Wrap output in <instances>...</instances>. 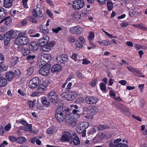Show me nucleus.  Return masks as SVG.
I'll return each mask as SVG.
<instances>
[{
  "label": "nucleus",
  "instance_id": "obj_1",
  "mask_svg": "<svg viewBox=\"0 0 147 147\" xmlns=\"http://www.w3.org/2000/svg\"><path fill=\"white\" fill-rule=\"evenodd\" d=\"M70 107L71 109L67 108L65 110V112L67 113L66 115V123L69 125L74 127L76 124V120L79 118L80 114L78 107L76 105H71Z\"/></svg>",
  "mask_w": 147,
  "mask_h": 147
},
{
  "label": "nucleus",
  "instance_id": "obj_2",
  "mask_svg": "<svg viewBox=\"0 0 147 147\" xmlns=\"http://www.w3.org/2000/svg\"><path fill=\"white\" fill-rule=\"evenodd\" d=\"M17 31L16 30L14 31L13 30H11L5 34L4 40L5 45H7L9 43L11 39L14 38L17 36Z\"/></svg>",
  "mask_w": 147,
  "mask_h": 147
},
{
  "label": "nucleus",
  "instance_id": "obj_3",
  "mask_svg": "<svg viewBox=\"0 0 147 147\" xmlns=\"http://www.w3.org/2000/svg\"><path fill=\"white\" fill-rule=\"evenodd\" d=\"M38 57L41 62V65H43L50 61L51 56L50 54H46L42 53L38 55Z\"/></svg>",
  "mask_w": 147,
  "mask_h": 147
},
{
  "label": "nucleus",
  "instance_id": "obj_4",
  "mask_svg": "<svg viewBox=\"0 0 147 147\" xmlns=\"http://www.w3.org/2000/svg\"><path fill=\"white\" fill-rule=\"evenodd\" d=\"M56 117L58 121L61 122L65 119H66V115L67 113L65 112V110L63 111V113H62L61 112L59 108H57L56 110Z\"/></svg>",
  "mask_w": 147,
  "mask_h": 147
},
{
  "label": "nucleus",
  "instance_id": "obj_5",
  "mask_svg": "<svg viewBox=\"0 0 147 147\" xmlns=\"http://www.w3.org/2000/svg\"><path fill=\"white\" fill-rule=\"evenodd\" d=\"M20 35V36L15 40L14 42L18 45H26L28 42V39L26 36H22Z\"/></svg>",
  "mask_w": 147,
  "mask_h": 147
},
{
  "label": "nucleus",
  "instance_id": "obj_6",
  "mask_svg": "<svg viewBox=\"0 0 147 147\" xmlns=\"http://www.w3.org/2000/svg\"><path fill=\"white\" fill-rule=\"evenodd\" d=\"M42 9L41 6L38 5L36 9H34L32 11V15L35 18H41L43 16Z\"/></svg>",
  "mask_w": 147,
  "mask_h": 147
},
{
  "label": "nucleus",
  "instance_id": "obj_7",
  "mask_svg": "<svg viewBox=\"0 0 147 147\" xmlns=\"http://www.w3.org/2000/svg\"><path fill=\"white\" fill-rule=\"evenodd\" d=\"M121 139L119 138L115 140L113 143L111 142L109 144L110 147H128V146L125 144L120 142Z\"/></svg>",
  "mask_w": 147,
  "mask_h": 147
},
{
  "label": "nucleus",
  "instance_id": "obj_8",
  "mask_svg": "<svg viewBox=\"0 0 147 147\" xmlns=\"http://www.w3.org/2000/svg\"><path fill=\"white\" fill-rule=\"evenodd\" d=\"M40 80L39 78L35 77L31 79L29 82V87L31 89L36 88L39 85Z\"/></svg>",
  "mask_w": 147,
  "mask_h": 147
},
{
  "label": "nucleus",
  "instance_id": "obj_9",
  "mask_svg": "<svg viewBox=\"0 0 147 147\" xmlns=\"http://www.w3.org/2000/svg\"><path fill=\"white\" fill-rule=\"evenodd\" d=\"M71 34H75L79 35L82 33L83 29L79 26H76L70 28L69 30Z\"/></svg>",
  "mask_w": 147,
  "mask_h": 147
},
{
  "label": "nucleus",
  "instance_id": "obj_10",
  "mask_svg": "<svg viewBox=\"0 0 147 147\" xmlns=\"http://www.w3.org/2000/svg\"><path fill=\"white\" fill-rule=\"evenodd\" d=\"M84 2L83 0H77L73 2V7L76 9H80L84 5Z\"/></svg>",
  "mask_w": 147,
  "mask_h": 147
},
{
  "label": "nucleus",
  "instance_id": "obj_11",
  "mask_svg": "<svg viewBox=\"0 0 147 147\" xmlns=\"http://www.w3.org/2000/svg\"><path fill=\"white\" fill-rule=\"evenodd\" d=\"M68 57L65 54L58 56L56 58V61L57 63L64 64L68 61Z\"/></svg>",
  "mask_w": 147,
  "mask_h": 147
},
{
  "label": "nucleus",
  "instance_id": "obj_12",
  "mask_svg": "<svg viewBox=\"0 0 147 147\" xmlns=\"http://www.w3.org/2000/svg\"><path fill=\"white\" fill-rule=\"evenodd\" d=\"M72 140V135L68 131L65 132L60 139L62 142H69Z\"/></svg>",
  "mask_w": 147,
  "mask_h": 147
},
{
  "label": "nucleus",
  "instance_id": "obj_13",
  "mask_svg": "<svg viewBox=\"0 0 147 147\" xmlns=\"http://www.w3.org/2000/svg\"><path fill=\"white\" fill-rule=\"evenodd\" d=\"M48 98L50 101L56 105L57 104V96L56 92L54 91H52L49 93L48 95Z\"/></svg>",
  "mask_w": 147,
  "mask_h": 147
},
{
  "label": "nucleus",
  "instance_id": "obj_14",
  "mask_svg": "<svg viewBox=\"0 0 147 147\" xmlns=\"http://www.w3.org/2000/svg\"><path fill=\"white\" fill-rule=\"evenodd\" d=\"M85 100L87 104H95L98 101L97 97L91 96H87L85 98Z\"/></svg>",
  "mask_w": 147,
  "mask_h": 147
},
{
  "label": "nucleus",
  "instance_id": "obj_15",
  "mask_svg": "<svg viewBox=\"0 0 147 147\" xmlns=\"http://www.w3.org/2000/svg\"><path fill=\"white\" fill-rule=\"evenodd\" d=\"M55 44V42L54 41H52L50 43L45 44L42 46L41 48V50L43 51H48L53 47Z\"/></svg>",
  "mask_w": 147,
  "mask_h": 147
},
{
  "label": "nucleus",
  "instance_id": "obj_16",
  "mask_svg": "<svg viewBox=\"0 0 147 147\" xmlns=\"http://www.w3.org/2000/svg\"><path fill=\"white\" fill-rule=\"evenodd\" d=\"M50 71V67L46 66H44L39 69V73L41 75L47 76L49 74Z\"/></svg>",
  "mask_w": 147,
  "mask_h": 147
},
{
  "label": "nucleus",
  "instance_id": "obj_17",
  "mask_svg": "<svg viewBox=\"0 0 147 147\" xmlns=\"http://www.w3.org/2000/svg\"><path fill=\"white\" fill-rule=\"evenodd\" d=\"M72 19L76 22H80L81 21V14L78 11H76L74 12L72 14Z\"/></svg>",
  "mask_w": 147,
  "mask_h": 147
},
{
  "label": "nucleus",
  "instance_id": "obj_18",
  "mask_svg": "<svg viewBox=\"0 0 147 147\" xmlns=\"http://www.w3.org/2000/svg\"><path fill=\"white\" fill-rule=\"evenodd\" d=\"M49 40V38L48 36L47 35L45 36L43 38H40L38 40L37 44L40 46H42V44L47 42Z\"/></svg>",
  "mask_w": 147,
  "mask_h": 147
},
{
  "label": "nucleus",
  "instance_id": "obj_19",
  "mask_svg": "<svg viewBox=\"0 0 147 147\" xmlns=\"http://www.w3.org/2000/svg\"><path fill=\"white\" fill-rule=\"evenodd\" d=\"M62 69L61 66L59 64H56L52 67L51 71L52 72L55 73L61 71Z\"/></svg>",
  "mask_w": 147,
  "mask_h": 147
},
{
  "label": "nucleus",
  "instance_id": "obj_20",
  "mask_svg": "<svg viewBox=\"0 0 147 147\" xmlns=\"http://www.w3.org/2000/svg\"><path fill=\"white\" fill-rule=\"evenodd\" d=\"M77 96V93L74 92H68V100L71 101L76 98Z\"/></svg>",
  "mask_w": 147,
  "mask_h": 147
},
{
  "label": "nucleus",
  "instance_id": "obj_21",
  "mask_svg": "<svg viewBox=\"0 0 147 147\" xmlns=\"http://www.w3.org/2000/svg\"><path fill=\"white\" fill-rule=\"evenodd\" d=\"M88 109L92 115L96 114L98 111L97 107L93 106L89 107H88Z\"/></svg>",
  "mask_w": 147,
  "mask_h": 147
},
{
  "label": "nucleus",
  "instance_id": "obj_22",
  "mask_svg": "<svg viewBox=\"0 0 147 147\" xmlns=\"http://www.w3.org/2000/svg\"><path fill=\"white\" fill-rule=\"evenodd\" d=\"M16 122L18 123H21L23 125L26 127V129H31L32 128V124H28L26 121L25 120H17L16 121Z\"/></svg>",
  "mask_w": 147,
  "mask_h": 147
},
{
  "label": "nucleus",
  "instance_id": "obj_23",
  "mask_svg": "<svg viewBox=\"0 0 147 147\" xmlns=\"http://www.w3.org/2000/svg\"><path fill=\"white\" fill-rule=\"evenodd\" d=\"M14 73L11 71H7L6 74V77L8 81H11L14 78Z\"/></svg>",
  "mask_w": 147,
  "mask_h": 147
},
{
  "label": "nucleus",
  "instance_id": "obj_24",
  "mask_svg": "<svg viewBox=\"0 0 147 147\" xmlns=\"http://www.w3.org/2000/svg\"><path fill=\"white\" fill-rule=\"evenodd\" d=\"M7 14V11L2 7H0V19L5 17Z\"/></svg>",
  "mask_w": 147,
  "mask_h": 147
},
{
  "label": "nucleus",
  "instance_id": "obj_25",
  "mask_svg": "<svg viewBox=\"0 0 147 147\" xmlns=\"http://www.w3.org/2000/svg\"><path fill=\"white\" fill-rule=\"evenodd\" d=\"M29 48L32 51H36L38 49V46L35 42H31L29 46Z\"/></svg>",
  "mask_w": 147,
  "mask_h": 147
},
{
  "label": "nucleus",
  "instance_id": "obj_26",
  "mask_svg": "<svg viewBox=\"0 0 147 147\" xmlns=\"http://www.w3.org/2000/svg\"><path fill=\"white\" fill-rule=\"evenodd\" d=\"M12 0H4L3 5L6 8H9L12 5Z\"/></svg>",
  "mask_w": 147,
  "mask_h": 147
},
{
  "label": "nucleus",
  "instance_id": "obj_27",
  "mask_svg": "<svg viewBox=\"0 0 147 147\" xmlns=\"http://www.w3.org/2000/svg\"><path fill=\"white\" fill-rule=\"evenodd\" d=\"M19 58L17 56L13 57L11 59L10 61L11 65L14 67L17 64Z\"/></svg>",
  "mask_w": 147,
  "mask_h": 147
},
{
  "label": "nucleus",
  "instance_id": "obj_28",
  "mask_svg": "<svg viewBox=\"0 0 147 147\" xmlns=\"http://www.w3.org/2000/svg\"><path fill=\"white\" fill-rule=\"evenodd\" d=\"M97 42L100 45L102 44L105 46H108L113 44L112 42L106 40H102L101 41L98 40Z\"/></svg>",
  "mask_w": 147,
  "mask_h": 147
},
{
  "label": "nucleus",
  "instance_id": "obj_29",
  "mask_svg": "<svg viewBox=\"0 0 147 147\" xmlns=\"http://www.w3.org/2000/svg\"><path fill=\"white\" fill-rule=\"evenodd\" d=\"M41 102L43 105L46 107H48L50 104V102L47 101L46 97L45 96L41 98Z\"/></svg>",
  "mask_w": 147,
  "mask_h": 147
},
{
  "label": "nucleus",
  "instance_id": "obj_30",
  "mask_svg": "<svg viewBox=\"0 0 147 147\" xmlns=\"http://www.w3.org/2000/svg\"><path fill=\"white\" fill-rule=\"evenodd\" d=\"M89 126V123L86 122H81L79 124V128L87 129Z\"/></svg>",
  "mask_w": 147,
  "mask_h": 147
},
{
  "label": "nucleus",
  "instance_id": "obj_31",
  "mask_svg": "<svg viewBox=\"0 0 147 147\" xmlns=\"http://www.w3.org/2000/svg\"><path fill=\"white\" fill-rule=\"evenodd\" d=\"M21 52L24 56L27 55L30 53L29 49L27 48L24 47L22 48Z\"/></svg>",
  "mask_w": 147,
  "mask_h": 147
},
{
  "label": "nucleus",
  "instance_id": "obj_32",
  "mask_svg": "<svg viewBox=\"0 0 147 147\" xmlns=\"http://www.w3.org/2000/svg\"><path fill=\"white\" fill-rule=\"evenodd\" d=\"M7 84V80L4 78H0V87L5 86Z\"/></svg>",
  "mask_w": 147,
  "mask_h": 147
},
{
  "label": "nucleus",
  "instance_id": "obj_33",
  "mask_svg": "<svg viewBox=\"0 0 147 147\" xmlns=\"http://www.w3.org/2000/svg\"><path fill=\"white\" fill-rule=\"evenodd\" d=\"M26 141V139L25 138L20 137L17 138L16 142L18 143L22 144L24 143Z\"/></svg>",
  "mask_w": 147,
  "mask_h": 147
},
{
  "label": "nucleus",
  "instance_id": "obj_34",
  "mask_svg": "<svg viewBox=\"0 0 147 147\" xmlns=\"http://www.w3.org/2000/svg\"><path fill=\"white\" fill-rule=\"evenodd\" d=\"M95 37V35L94 33L91 32L89 33V35L87 37L88 40L90 42H91L93 41Z\"/></svg>",
  "mask_w": 147,
  "mask_h": 147
},
{
  "label": "nucleus",
  "instance_id": "obj_35",
  "mask_svg": "<svg viewBox=\"0 0 147 147\" xmlns=\"http://www.w3.org/2000/svg\"><path fill=\"white\" fill-rule=\"evenodd\" d=\"M122 112L125 115L129 116L131 115V113L129 109L127 108L124 107L123 109H121Z\"/></svg>",
  "mask_w": 147,
  "mask_h": 147
},
{
  "label": "nucleus",
  "instance_id": "obj_36",
  "mask_svg": "<svg viewBox=\"0 0 147 147\" xmlns=\"http://www.w3.org/2000/svg\"><path fill=\"white\" fill-rule=\"evenodd\" d=\"M5 24L8 26H10L11 24L12 20L9 17H7L5 18Z\"/></svg>",
  "mask_w": 147,
  "mask_h": 147
},
{
  "label": "nucleus",
  "instance_id": "obj_37",
  "mask_svg": "<svg viewBox=\"0 0 147 147\" xmlns=\"http://www.w3.org/2000/svg\"><path fill=\"white\" fill-rule=\"evenodd\" d=\"M49 30L46 27L43 26L40 29V32L45 35H46L49 32Z\"/></svg>",
  "mask_w": 147,
  "mask_h": 147
},
{
  "label": "nucleus",
  "instance_id": "obj_38",
  "mask_svg": "<svg viewBox=\"0 0 147 147\" xmlns=\"http://www.w3.org/2000/svg\"><path fill=\"white\" fill-rule=\"evenodd\" d=\"M47 88L42 84H40L38 87V91L40 93L43 92L46 90Z\"/></svg>",
  "mask_w": 147,
  "mask_h": 147
},
{
  "label": "nucleus",
  "instance_id": "obj_39",
  "mask_svg": "<svg viewBox=\"0 0 147 147\" xmlns=\"http://www.w3.org/2000/svg\"><path fill=\"white\" fill-rule=\"evenodd\" d=\"M73 142L75 145H77L80 143V141L78 138L77 136H75V137L73 138Z\"/></svg>",
  "mask_w": 147,
  "mask_h": 147
},
{
  "label": "nucleus",
  "instance_id": "obj_40",
  "mask_svg": "<svg viewBox=\"0 0 147 147\" xmlns=\"http://www.w3.org/2000/svg\"><path fill=\"white\" fill-rule=\"evenodd\" d=\"M109 0H108V1L107 3V7L109 11H111L113 7V3Z\"/></svg>",
  "mask_w": 147,
  "mask_h": 147
},
{
  "label": "nucleus",
  "instance_id": "obj_41",
  "mask_svg": "<svg viewBox=\"0 0 147 147\" xmlns=\"http://www.w3.org/2000/svg\"><path fill=\"white\" fill-rule=\"evenodd\" d=\"M131 25L136 28L140 29H144L145 28L144 26L142 24H132Z\"/></svg>",
  "mask_w": 147,
  "mask_h": 147
},
{
  "label": "nucleus",
  "instance_id": "obj_42",
  "mask_svg": "<svg viewBox=\"0 0 147 147\" xmlns=\"http://www.w3.org/2000/svg\"><path fill=\"white\" fill-rule=\"evenodd\" d=\"M61 96L63 99L68 100V92L62 93L61 95Z\"/></svg>",
  "mask_w": 147,
  "mask_h": 147
},
{
  "label": "nucleus",
  "instance_id": "obj_43",
  "mask_svg": "<svg viewBox=\"0 0 147 147\" xmlns=\"http://www.w3.org/2000/svg\"><path fill=\"white\" fill-rule=\"evenodd\" d=\"M27 71V75L30 76L33 73L34 71V69L32 67H29Z\"/></svg>",
  "mask_w": 147,
  "mask_h": 147
},
{
  "label": "nucleus",
  "instance_id": "obj_44",
  "mask_svg": "<svg viewBox=\"0 0 147 147\" xmlns=\"http://www.w3.org/2000/svg\"><path fill=\"white\" fill-rule=\"evenodd\" d=\"M27 18H28V20H30L32 23H37V21L36 19L32 16H29L27 17Z\"/></svg>",
  "mask_w": 147,
  "mask_h": 147
},
{
  "label": "nucleus",
  "instance_id": "obj_45",
  "mask_svg": "<svg viewBox=\"0 0 147 147\" xmlns=\"http://www.w3.org/2000/svg\"><path fill=\"white\" fill-rule=\"evenodd\" d=\"M133 72L134 73L135 75L137 76L143 77H144V76L138 70L134 69V71Z\"/></svg>",
  "mask_w": 147,
  "mask_h": 147
},
{
  "label": "nucleus",
  "instance_id": "obj_46",
  "mask_svg": "<svg viewBox=\"0 0 147 147\" xmlns=\"http://www.w3.org/2000/svg\"><path fill=\"white\" fill-rule=\"evenodd\" d=\"M134 47H135V49L137 50L141 49H147L146 47L143 48L142 46L138 44H135L134 45Z\"/></svg>",
  "mask_w": 147,
  "mask_h": 147
},
{
  "label": "nucleus",
  "instance_id": "obj_47",
  "mask_svg": "<svg viewBox=\"0 0 147 147\" xmlns=\"http://www.w3.org/2000/svg\"><path fill=\"white\" fill-rule=\"evenodd\" d=\"M100 89L103 91H105L106 90V86L105 84L102 83L100 84Z\"/></svg>",
  "mask_w": 147,
  "mask_h": 147
},
{
  "label": "nucleus",
  "instance_id": "obj_48",
  "mask_svg": "<svg viewBox=\"0 0 147 147\" xmlns=\"http://www.w3.org/2000/svg\"><path fill=\"white\" fill-rule=\"evenodd\" d=\"M57 131L56 129H47V133L48 134H54Z\"/></svg>",
  "mask_w": 147,
  "mask_h": 147
},
{
  "label": "nucleus",
  "instance_id": "obj_49",
  "mask_svg": "<svg viewBox=\"0 0 147 147\" xmlns=\"http://www.w3.org/2000/svg\"><path fill=\"white\" fill-rule=\"evenodd\" d=\"M46 13L47 15L51 18H54V16H53V13L49 9H47Z\"/></svg>",
  "mask_w": 147,
  "mask_h": 147
},
{
  "label": "nucleus",
  "instance_id": "obj_50",
  "mask_svg": "<svg viewBox=\"0 0 147 147\" xmlns=\"http://www.w3.org/2000/svg\"><path fill=\"white\" fill-rule=\"evenodd\" d=\"M0 67L1 70H5L7 69L8 66L2 63L0 64Z\"/></svg>",
  "mask_w": 147,
  "mask_h": 147
},
{
  "label": "nucleus",
  "instance_id": "obj_51",
  "mask_svg": "<svg viewBox=\"0 0 147 147\" xmlns=\"http://www.w3.org/2000/svg\"><path fill=\"white\" fill-rule=\"evenodd\" d=\"M35 58V55H28V56L26 57V59L28 61H30L34 59Z\"/></svg>",
  "mask_w": 147,
  "mask_h": 147
},
{
  "label": "nucleus",
  "instance_id": "obj_52",
  "mask_svg": "<svg viewBox=\"0 0 147 147\" xmlns=\"http://www.w3.org/2000/svg\"><path fill=\"white\" fill-rule=\"evenodd\" d=\"M41 84L47 88L49 84V80H48L46 79L44 80H43L42 83Z\"/></svg>",
  "mask_w": 147,
  "mask_h": 147
},
{
  "label": "nucleus",
  "instance_id": "obj_53",
  "mask_svg": "<svg viewBox=\"0 0 147 147\" xmlns=\"http://www.w3.org/2000/svg\"><path fill=\"white\" fill-rule=\"evenodd\" d=\"M28 18H25L21 22V25L22 26H25L28 23Z\"/></svg>",
  "mask_w": 147,
  "mask_h": 147
},
{
  "label": "nucleus",
  "instance_id": "obj_54",
  "mask_svg": "<svg viewBox=\"0 0 147 147\" xmlns=\"http://www.w3.org/2000/svg\"><path fill=\"white\" fill-rule=\"evenodd\" d=\"M102 31L105 33V34L109 37L110 38H113V36L111 34L109 33L108 32H107L105 30H104L103 29H102Z\"/></svg>",
  "mask_w": 147,
  "mask_h": 147
},
{
  "label": "nucleus",
  "instance_id": "obj_55",
  "mask_svg": "<svg viewBox=\"0 0 147 147\" xmlns=\"http://www.w3.org/2000/svg\"><path fill=\"white\" fill-rule=\"evenodd\" d=\"M97 129H106L108 128H109L108 126L106 125H105L103 124H100L97 127Z\"/></svg>",
  "mask_w": 147,
  "mask_h": 147
},
{
  "label": "nucleus",
  "instance_id": "obj_56",
  "mask_svg": "<svg viewBox=\"0 0 147 147\" xmlns=\"http://www.w3.org/2000/svg\"><path fill=\"white\" fill-rule=\"evenodd\" d=\"M24 130L28 131L34 134H36L37 133L36 129H24Z\"/></svg>",
  "mask_w": 147,
  "mask_h": 147
},
{
  "label": "nucleus",
  "instance_id": "obj_57",
  "mask_svg": "<svg viewBox=\"0 0 147 147\" xmlns=\"http://www.w3.org/2000/svg\"><path fill=\"white\" fill-rule=\"evenodd\" d=\"M28 104L29 105V108L30 109H32L34 106V102L31 100H30L28 101Z\"/></svg>",
  "mask_w": 147,
  "mask_h": 147
},
{
  "label": "nucleus",
  "instance_id": "obj_58",
  "mask_svg": "<svg viewBox=\"0 0 147 147\" xmlns=\"http://www.w3.org/2000/svg\"><path fill=\"white\" fill-rule=\"evenodd\" d=\"M97 83V80L96 79H94L90 83V85L92 87L94 86H96Z\"/></svg>",
  "mask_w": 147,
  "mask_h": 147
},
{
  "label": "nucleus",
  "instance_id": "obj_59",
  "mask_svg": "<svg viewBox=\"0 0 147 147\" xmlns=\"http://www.w3.org/2000/svg\"><path fill=\"white\" fill-rule=\"evenodd\" d=\"M136 14V11L135 10H131L130 11L129 15V16L131 17H133Z\"/></svg>",
  "mask_w": 147,
  "mask_h": 147
},
{
  "label": "nucleus",
  "instance_id": "obj_60",
  "mask_svg": "<svg viewBox=\"0 0 147 147\" xmlns=\"http://www.w3.org/2000/svg\"><path fill=\"white\" fill-rule=\"evenodd\" d=\"M28 0H22V2L23 6L24 8H28L27 5V2Z\"/></svg>",
  "mask_w": 147,
  "mask_h": 147
},
{
  "label": "nucleus",
  "instance_id": "obj_61",
  "mask_svg": "<svg viewBox=\"0 0 147 147\" xmlns=\"http://www.w3.org/2000/svg\"><path fill=\"white\" fill-rule=\"evenodd\" d=\"M4 56L1 53H0V64L2 63L4 61Z\"/></svg>",
  "mask_w": 147,
  "mask_h": 147
},
{
  "label": "nucleus",
  "instance_id": "obj_62",
  "mask_svg": "<svg viewBox=\"0 0 147 147\" xmlns=\"http://www.w3.org/2000/svg\"><path fill=\"white\" fill-rule=\"evenodd\" d=\"M14 75L17 77L19 76L21 74L20 71L18 69L16 70Z\"/></svg>",
  "mask_w": 147,
  "mask_h": 147
},
{
  "label": "nucleus",
  "instance_id": "obj_63",
  "mask_svg": "<svg viewBox=\"0 0 147 147\" xmlns=\"http://www.w3.org/2000/svg\"><path fill=\"white\" fill-rule=\"evenodd\" d=\"M75 45L76 47L78 48H80L83 47L82 44L80 43V42L77 40L76 42Z\"/></svg>",
  "mask_w": 147,
  "mask_h": 147
},
{
  "label": "nucleus",
  "instance_id": "obj_64",
  "mask_svg": "<svg viewBox=\"0 0 147 147\" xmlns=\"http://www.w3.org/2000/svg\"><path fill=\"white\" fill-rule=\"evenodd\" d=\"M82 64L84 65H87L90 64V61L86 59H83Z\"/></svg>",
  "mask_w": 147,
  "mask_h": 147
}]
</instances>
